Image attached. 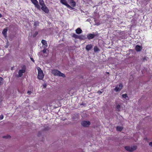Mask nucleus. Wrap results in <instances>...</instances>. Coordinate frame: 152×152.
Listing matches in <instances>:
<instances>
[{
    "label": "nucleus",
    "instance_id": "nucleus-4",
    "mask_svg": "<svg viewBox=\"0 0 152 152\" xmlns=\"http://www.w3.org/2000/svg\"><path fill=\"white\" fill-rule=\"evenodd\" d=\"M125 148L128 151L132 152L137 149V147L136 146H134L133 147H130L129 146H126L125 147Z\"/></svg>",
    "mask_w": 152,
    "mask_h": 152
},
{
    "label": "nucleus",
    "instance_id": "nucleus-18",
    "mask_svg": "<svg viewBox=\"0 0 152 152\" xmlns=\"http://www.w3.org/2000/svg\"><path fill=\"white\" fill-rule=\"evenodd\" d=\"M7 30L8 28H4L2 31V33L4 36L7 35Z\"/></svg>",
    "mask_w": 152,
    "mask_h": 152
},
{
    "label": "nucleus",
    "instance_id": "nucleus-13",
    "mask_svg": "<svg viewBox=\"0 0 152 152\" xmlns=\"http://www.w3.org/2000/svg\"><path fill=\"white\" fill-rule=\"evenodd\" d=\"M142 48L141 46L139 45H136L135 47V50L137 52H139L140 51Z\"/></svg>",
    "mask_w": 152,
    "mask_h": 152
},
{
    "label": "nucleus",
    "instance_id": "nucleus-9",
    "mask_svg": "<svg viewBox=\"0 0 152 152\" xmlns=\"http://www.w3.org/2000/svg\"><path fill=\"white\" fill-rule=\"evenodd\" d=\"M90 124V122L89 121H84L81 123V125L85 127L88 126Z\"/></svg>",
    "mask_w": 152,
    "mask_h": 152
},
{
    "label": "nucleus",
    "instance_id": "nucleus-2",
    "mask_svg": "<svg viewBox=\"0 0 152 152\" xmlns=\"http://www.w3.org/2000/svg\"><path fill=\"white\" fill-rule=\"evenodd\" d=\"M37 69L38 71V78L39 80H42L44 76L43 72L39 67L37 68Z\"/></svg>",
    "mask_w": 152,
    "mask_h": 152
},
{
    "label": "nucleus",
    "instance_id": "nucleus-27",
    "mask_svg": "<svg viewBox=\"0 0 152 152\" xmlns=\"http://www.w3.org/2000/svg\"><path fill=\"white\" fill-rule=\"evenodd\" d=\"M46 49H44V50H42V52L44 53H45L46 52Z\"/></svg>",
    "mask_w": 152,
    "mask_h": 152
},
{
    "label": "nucleus",
    "instance_id": "nucleus-10",
    "mask_svg": "<svg viewBox=\"0 0 152 152\" xmlns=\"http://www.w3.org/2000/svg\"><path fill=\"white\" fill-rule=\"evenodd\" d=\"M41 9L46 13L48 14L49 13V10L46 5L42 7Z\"/></svg>",
    "mask_w": 152,
    "mask_h": 152
},
{
    "label": "nucleus",
    "instance_id": "nucleus-19",
    "mask_svg": "<svg viewBox=\"0 0 152 152\" xmlns=\"http://www.w3.org/2000/svg\"><path fill=\"white\" fill-rule=\"evenodd\" d=\"M123 128L121 126H117L116 127V130L117 131H121L122 130Z\"/></svg>",
    "mask_w": 152,
    "mask_h": 152
},
{
    "label": "nucleus",
    "instance_id": "nucleus-25",
    "mask_svg": "<svg viewBox=\"0 0 152 152\" xmlns=\"http://www.w3.org/2000/svg\"><path fill=\"white\" fill-rule=\"evenodd\" d=\"M3 79L2 77H0V86L2 85L3 83L2 82Z\"/></svg>",
    "mask_w": 152,
    "mask_h": 152
},
{
    "label": "nucleus",
    "instance_id": "nucleus-6",
    "mask_svg": "<svg viewBox=\"0 0 152 152\" xmlns=\"http://www.w3.org/2000/svg\"><path fill=\"white\" fill-rule=\"evenodd\" d=\"M31 2L34 5L35 7L39 10H40V7L39 4L37 0H31Z\"/></svg>",
    "mask_w": 152,
    "mask_h": 152
},
{
    "label": "nucleus",
    "instance_id": "nucleus-8",
    "mask_svg": "<svg viewBox=\"0 0 152 152\" xmlns=\"http://www.w3.org/2000/svg\"><path fill=\"white\" fill-rule=\"evenodd\" d=\"M123 87V85L122 83H120L119 85H117V86L114 89V90L116 92H118L120 91Z\"/></svg>",
    "mask_w": 152,
    "mask_h": 152
},
{
    "label": "nucleus",
    "instance_id": "nucleus-5",
    "mask_svg": "<svg viewBox=\"0 0 152 152\" xmlns=\"http://www.w3.org/2000/svg\"><path fill=\"white\" fill-rule=\"evenodd\" d=\"M60 2L66 6L67 7L70 8L71 10L74 9L69 4H67L66 0H60Z\"/></svg>",
    "mask_w": 152,
    "mask_h": 152
},
{
    "label": "nucleus",
    "instance_id": "nucleus-12",
    "mask_svg": "<svg viewBox=\"0 0 152 152\" xmlns=\"http://www.w3.org/2000/svg\"><path fill=\"white\" fill-rule=\"evenodd\" d=\"M68 3L73 7L76 6V4L75 2L73 0H67Z\"/></svg>",
    "mask_w": 152,
    "mask_h": 152
},
{
    "label": "nucleus",
    "instance_id": "nucleus-26",
    "mask_svg": "<svg viewBox=\"0 0 152 152\" xmlns=\"http://www.w3.org/2000/svg\"><path fill=\"white\" fill-rule=\"evenodd\" d=\"M122 96L123 98H126L128 96L127 94H123L122 95Z\"/></svg>",
    "mask_w": 152,
    "mask_h": 152
},
{
    "label": "nucleus",
    "instance_id": "nucleus-7",
    "mask_svg": "<svg viewBox=\"0 0 152 152\" xmlns=\"http://www.w3.org/2000/svg\"><path fill=\"white\" fill-rule=\"evenodd\" d=\"M72 37H74L76 39H86V38L85 36L83 35H81V36H78L75 34H73Z\"/></svg>",
    "mask_w": 152,
    "mask_h": 152
},
{
    "label": "nucleus",
    "instance_id": "nucleus-21",
    "mask_svg": "<svg viewBox=\"0 0 152 152\" xmlns=\"http://www.w3.org/2000/svg\"><path fill=\"white\" fill-rule=\"evenodd\" d=\"M39 23L38 21H36L34 23V26H35V27H36L37 26H39Z\"/></svg>",
    "mask_w": 152,
    "mask_h": 152
},
{
    "label": "nucleus",
    "instance_id": "nucleus-15",
    "mask_svg": "<svg viewBox=\"0 0 152 152\" xmlns=\"http://www.w3.org/2000/svg\"><path fill=\"white\" fill-rule=\"evenodd\" d=\"M76 32L78 34H80L82 32V31L80 28H77L75 30Z\"/></svg>",
    "mask_w": 152,
    "mask_h": 152
},
{
    "label": "nucleus",
    "instance_id": "nucleus-3",
    "mask_svg": "<svg viewBox=\"0 0 152 152\" xmlns=\"http://www.w3.org/2000/svg\"><path fill=\"white\" fill-rule=\"evenodd\" d=\"M22 69L19 70L18 72V77H20L23 75V74L26 72V67L25 65H23L22 67Z\"/></svg>",
    "mask_w": 152,
    "mask_h": 152
},
{
    "label": "nucleus",
    "instance_id": "nucleus-30",
    "mask_svg": "<svg viewBox=\"0 0 152 152\" xmlns=\"http://www.w3.org/2000/svg\"><path fill=\"white\" fill-rule=\"evenodd\" d=\"M149 145L151 146H152V142L149 143Z\"/></svg>",
    "mask_w": 152,
    "mask_h": 152
},
{
    "label": "nucleus",
    "instance_id": "nucleus-20",
    "mask_svg": "<svg viewBox=\"0 0 152 152\" xmlns=\"http://www.w3.org/2000/svg\"><path fill=\"white\" fill-rule=\"evenodd\" d=\"M120 108L121 106L119 104H117L116 107V110L118 112L120 111Z\"/></svg>",
    "mask_w": 152,
    "mask_h": 152
},
{
    "label": "nucleus",
    "instance_id": "nucleus-22",
    "mask_svg": "<svg viewBox=\"0 0 152 152\" xmlns=\"http://www.w3.org/2000/svg\"><path fill=\"white\" fill-rule=\"evenodd\" d=\"M99 50V49L96 47H95L94 48V51L95 52H97Z\"/></svg>",
    "mask_w": 152,
    "mask_h": 152
},
{
    "label": "nucleus",
    "instance_id": "nucleus-14",
    "mask_svg": "<svg viewBox=\"0 0 152 152\" xmlns=\"http://www.w3.org/2000/svg\"><path fill=\"white\" fill-rule=\"evenodd\" d=\"M92 47L93 46L92 45L90 44L87 45L86 46V48L87 50L89 51L92 48Z\"/></svg>",
    "mask_w": 152,
    "mask_h": 152
},
{
    "label": "nucleus",
    "instance_id": "nucleus-24",
    "mask_svg": "<svg viewBox=\"0 0 152 152\" xmlns=\"http://www.w3.org/2000/svg\"><path fill=\"white\" fill-rule=\"evenodd\" d=\"M3 138H8L11 137L10 135H7L6 136H3Z\"/></svg>",
    "mask_w": 152,
    "mask_h": 152
},
{
    "label": "nucleus",
    "instance_id": "nucleus-16",
    "mask_svg": "<svg viewBox=\"0 0 152 152\" xmlns=\"http://www.w3.org/2000/svg\"><path fill=\"white\" fill-rule=\"evenodd\" d=\"M41 42L43 46H45L44 47H47V44L46 40L42 39L41 41Z\"/></svg>",
    "mask_w": 152,
    "mask_h": 152
},
{
    "label": "nucleus",
    "instance_id": "nucleus-28",
    "mask_svg": "<svg viewBox=\"0 0 152 152\" xmlns=\"http://www.w3.org/2000/svg\"><path fill=\"white\" fill-rule=\"evenodd\" d=\"M4 116L3 115H0V119H2L3 118Z\"/></svg>",
    "mask_w": 152,
    "mask_h": 152
},
{
    "label": "nucleus",
    "instance_id": "nucleus-11",
    "mask_svg": "<svg viewBox=\"0 0 152 152\" xmlns=\"http://www.w3.org/2000/svg\"><path fill=\"white\" fill-rule=\"evenodd\" d=\"M97 35L92 34H88L87 35V38L88 39L90 40L93 39Z\"/></svg>",
    "mask_w": 152,
    "mask_h": 152
},
{
    "label": "nucleus",
    "instance_id": "nucleus-1",
    "mask_svg": "<svg viewBox=\"0 0 152 152\" xmlns=\"http://www.w3.org/2000/svg\"><path fill=\"white\" fill-rule=\"evenodd\" d=\"M52 73L54 76H58L63 77H65V75L64 74L62 73L60 71L56 69L52 70Z\"/></svg>",
    "mask_w": 152,
    "mask_h": 152
},
{
    "label": "nucleus",
    "instance_id": "nucleus-17",
    "mask_svg": "<svg viewBox=\"0 0 152 152\" xmlns=\"http://www.w3.org/2000/svg\"><path fill=\"white\" fill-rule=\"evenodd\" d=\"M39 4L42 7H43L45 5L44 2L43 0H39Z\"/></svg>",
    "mask_w": 152,
    "mask_h": 152
},
{
    "label": "nucleus",
    "instance_id": "nucleus-23",
    "mask_svg": "<svg viewBox=\"0 0 152 152\" xmlns=\"http://www.w3.org/2000/svg\"><path fill=\"white\" fill-rule=\"evenodd\" d=\"M38 34V32L37 31L35 32L33 35V37H35Z\"/></svg>",
    "mask_w": 152,
    "mask_h": 152
},
{
    "label": "nucleus",
    "instance_id": "nucleus-32",
    "mask_svg": "<svg viewBox=\"0 0 152 152\" xmlns=\"http://www.w3.org/2000/svg\"><path fill=\"white\" fill-rule=\"evenodd\" d=\"M98 92L99 93H102V92L101 91H98Z\"/></svg>",
    "mask_w": 152,
    "mask_h": 152
},
{
    "label": "nucleus",
    "instance_id": "nucleus-29",
    "mask_svg": "<svg viewBox=\"0 0 152 152\" xmlns=\"http://www.w3.org/2000/svg\"><path fill=\"white\" fill-rule=\"evenodd\" d=\"M30 59H31V60L33 61V62H34V59H33V58H30Z\"/></svg>",
    "mask_w": 152,
    "mask_h": 152
},
{
    "label": "nucleus",
    "instance_id": "nucleus-31",
    "mask_svg": "<svg viewBox=\"0 0 152 152\" xmlns=\"http://www.w3.org/2000/svg\"><path fill=\"white\" fill-rule=\"evenodd\" d=\"M27 93L28 94H30L31 93V91H28V92H27Z\"/></svg>",
    "mask_w": 152,
    "mask_h": 152
}]
</instances>
